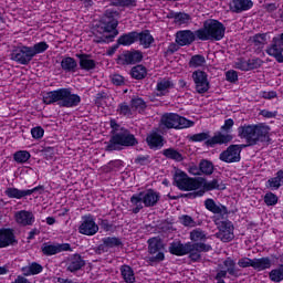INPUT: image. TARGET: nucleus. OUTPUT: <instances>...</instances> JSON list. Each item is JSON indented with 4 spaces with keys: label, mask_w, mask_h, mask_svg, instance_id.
<instances>
[{
    "label": "nucleus",
    "mask_w": 283,
    "mask_h": 283,
    "mask_svg": "<svg viewBox=\"0 0 283 283\" xmlns=\"http://www.w3.org/2000/svg\"><path fill=\"white\" fill-rule=\"evenodd\" d=\"M42 249H70V243H53L44 245Z\"/></svg>",
    "instance_id": "e2e57ef3"
},
{
    "label": "nucleus",
    "mask_w": 283,
    "mask_h": 283,
    "mask_svg": "<svg viewBox=\"0 0 283 283\" xmlns=\"http://www.w3.org/2000/svg\"><path fill=\"white\" fill-rule=\"evenodd\" d=\"M196 36L198 38V35H196V31L195 32L191 30L178 31L176 33V43L181 48L185 45H191V43L196 41Z\"/></svg>",
    "instance_id": "2eb2a0df"
},
{
    "label": "nucleus",
    "mask_w": 283,
    "mask_h": 283,
    "mask_svg": "<svg viewBox=\"0 0 283 283\" xmlns=\"http://www.w3.org/2000/svg\"><path fill=\"white\" fill-rule=\"evenodd\" d=\"M269 277L271 282H283V270L282 268L280 269H274L270 272Z\"/></svg>",
    "instance_id": "09e8293b"
},
{
    "label": "nucleus",
    "mask_w": 283,
    "mask_h": 283,
    "mask_svg": "<svg viewBox=\"0 0 283 283\" xmlns=\"http://www.w3.org/2000/svg\"><path fill=\"white\" fill-rule=\"evenodd\" d=\"M98 229L99 228L94 216L85 214L82 217V221L78 227V233L82 235H96Z\"/></svg>",
    "instance_id": "9d476101"
},
{
    "label": "nucleus",
    "mask_w": 283,
    "mask_h": 283,
    "mask_svg": "<svg viewBox=\"0 0 283 283\" xmlns=\"http://www.w3.org/2000/svg\"><path fill=\"white\" fill-rule=\"evenodd\" d=\"M4 196L8 198H15V200H21V198H25L28 195L25 190H20L18 188H7L4 190Z\"/></svg>",
    "instance_id": "58836bf2"
},
{
    "label": "nucleus",
    "mask_w": 283,
    "mask_h": 283,
    "mask_svg": "<svg viewBox=\"0 0 283 283\" xmlns=\"http://www.w3.org/2000/svg\"><path fill=\"white\" fill-rule=\"evenodd\" d=\"M190 240L192 242H205L207 234L201 229H195L190 232Z\"/></svg>",
    "instance_id": "a18cd8bd"
},
{
    "label": "nucleus",
    "mask_w": 283,
    "mask_h": 283,
    "mask_svg": "<svg viewBox=\"0 0 283 283\" xmlns=\"http://www.w3.org/2000/svg\"><path fill=\"white\" fill-rule=\"evenodd\" d=\"M187 140H189V143H205V145H207V140H211V134L209 132H206L188 135Z\"/></svg>",
    "instance_id": "7c9ffc66"
},
{
    "label": "nucleus",
    "mask_w": 283,
    "mask_h": 283,
    "mask_svg": "<svg viewBox=\"0 0 283 283\" xmlns=\"http://www.w3.org/2000/svg\"><path fill=\"white\" fill-rule=\"evenodd\" d=\"M233 122L232 118H228L224 120V125L221 126L220 132H217L214 136L206 142L207 147H216V145H229L231 140H233V135L231 134L233 129Z\"/></svg>",
    "instance_id": "39448f33"
},
{
    "label": "nucleus",
    "mask_w": 283,
    "mask_h": 283,
    "mask_svg": "<svg viewBox=\"0 0 283 283\" xmlns=\"http://www.w3.org/2000/svg\"><path fill=\"white\" fill-rule=\"evenodd\" d=\"M147 260L150 264L163 262V260H165V253L160 252L158 249L150 250Z\"/></svg>",
    "instance_id": "4c0bfd02"
},
{
    "label": "nucleus",
    "mask_w": 283,
    "mask_h": 283,
    "mask_svg": "<svg viewBox=\"0 0 283 283\" xmlns=\"http://www.w3.org/2000/svg\"><path fill=\"white\" fill-rule=\"evenodd\" d=\"M143 61V52L139 50L127 51L118 57L119 65H136Z\"/></svg>",
    "instance_id": "f8f14e48"
},
{
    "label": "nucleus",
    "mask_w": 283,
    "mask_h": 283,
    "mask_svg": "<svg viewBox=\"0 0 283 283\" xmlns=\"http://www.w3.org/2000/svg\"><path fill=\"white\" fill-rule=\"evenodd\" d=\"M83 266H85V261H83L81 255L75 254L71 259L67 269L71 271V273H74V271H80V269H83Z\"/></svg>",
    "instance_id": "c85d7f7f"
},
{
    "label": "nucleus",
    "mask_w": 283,
    "mask_h": 283,
    "mask_svg": "<svg viewBox=\"0 0 283 283\" xmlns=\"http://www.w3.org/2000/svg\"><path fill=\"white\" fill-rule=\"evenodd\" d=\"M234 67L241 72H249V60L240 59L235 62Z\"/></svg>",
    "instance_id": "6e6d98bb"
},
{
    "label": "nucleus",
    "mask_w": 283,
    "mask_h": 283,
    "mask_svg": "<svg viewBox=\"0 0 283 283\" xmlns=\"http://www.w3.org/2000/svg\"><path fill=\"white\" fill-rule=\"evenodd\" d=\"M130 76L132 78H135L136 81H143L145 76H147V67L143 65H136L130 70Z\"/></svg>",
    "instance_id": "72a5a7b5"
},
{
    "label": "nucleus",
    "mask_w": 283,
    "mask_h": 283,
    "mask_svg": "<svg viewBox=\"0 0 283 283\" xmlns=\"http://www.w3.org/2000/svg\"><path fill=\"white\" fill-rule=\"evenodd\" d=\"M112 83L113 85H117V86L125 85V77H123L119 74H115L112 76Z\"/></svg>",
    "instance_id": "0e129e2a"
},
{
    "label": "nucleus",
    "mask_w": 283,
    "mask_h": 283,
    "mask_svg": "<svg viewBox=\"0 0 283 283\" xmlns=\"http://www.w3.org/2000/svg\"><path fill=\"white\" fill-rule=\"evenodd\" d=\"M146 143L150 149H163L165 147V137L154 132L146 137Z\"/></svg>",
    "instance_id": "6ab92c4d"
},
{
    "label": "nucleus",
    "mask_w": 283,
    "mask_h": 283,
    "mask_svg": "<svg viewBox=\"0 0 283 283\" xmlns=\"http://www.w3.org/2000/svg\"><path fill=\"white\" fill-rule=\"evenodd\" d=\"M175 187L179 188L180 191H196L202 187V182L196 178H190L182 170H177L174 175Z\"/></svg>",
    "instance_id": "6e6552de"
},
{
    "label": "nucleus",
    "mask_w": 283,
    "mask_h": 283,
    "mask_svg": "<svg viewBox=\"0 0 283 283\" xmlns=\"http://www.w3.org/2000/svg\"><path fill=\"white\" fill-rule=\"evenodd\" d=\"M61 67L64 72H76L78 63L71 56L63 57L61 61Z\"/></svg>",
    "instance_id": "cd10ccee"
},
{
    "label": "nucleus",
    "mask_w": 283,
    "mask_h": 283,
    "mask_svg": "<svg viewBox=\"0 0 283 283\" xmlns=\"http://www.w3.org/2000/svg\"><path fill=\"white\" fill-rule=\"evenodd\" d=\"M161 154L165 156V158L168 160H175V163H182L185 160L182 153L178 151L176 148H166L161 151Z\"/></svg>",
    "instance_id": "bb28decb"
},
{
    "label": "nucleus",
    "mask_w": 283,
    "mask_h": 283,
    "mask_svg": "<svg viewBox=\"0 0 283 283\" xmlns=\"http://www.w3.org/2000/svg\"><path fill=\"white\" fill-rule=\"evenodd\" d=\"M120 274L123 276L124 282H126V283L136 282V276L134 274V270L129 265H123L120 268Z\"/></svg>",
    "instance_id": "2f4dec72"
},
{
    "label": "nucleus",
    "mask_w": 283,
    "mask_h": 283,
    "mask_svg": "<svg viewBox=\"0 0 283 283\" xmlns=\"http://www.w3.org/2000/svg\"><path fill=\"white\" fill-rule=\"evenodd\" d=\"M140 193L145 207H156V205H158L160 201V192L154 189H148L146 191H142Z\"/></svg>",
    "instance_id": "dca6fc26"
},
{
    "label": "nucleus",
    "mask_w": 283,
    "mask_h": 283,
    "mask_svg": "<svg viewBox=\"0 0 283 283\" xmlns=\"http://www.w3.org/2000/svg\"><path fill=\"white\" fill-rule=\"evenodd\" d=\"M29 48H31V54H33L34 57L36 56V54H43V52H45L50 48V45L48 44V42L42 41Z\"/></svg>",
    "instance_id": "79ce46f5"
},
{
    "label": "nucleus",
    "mask_w": 283,
    "mask_h": 283,
    "mask_svg": "<svg viewBox=\"0 0 283 283\" xmlns=\"http://www.w3.org/2000/svg\"><path fill=\"white\" fill-rule=\"evenodd\" d=\"M269 33H256L252 38H250V41L256 50L262 51L264 50V45L269 43Z\"/></svg>",
    "instance_id": "b1692460"
},
{
    "label": "nucleus",
    "mask_w": 283,
    "mask_h": 283,
    "mask_svg": "<svg viewBox=\"0 0 283 283\" xmlns=\"http://www.w3.org/2000/svg\"><path fill=\"white\" fill-rule=\"evenodd\" d=\"M133 109L134 108H132L127 102H123L117 106V114H119V116H125L126 118H132V116H134Z\"/></svg>",
    "instance_id": "ea45409f"
},
{
    "label": "nucleus",
    "mask_w": 283,
    "mask_h": 283,
    "mask_svg": "<svg viewBox=\"0 0 283 283\" xmlns=\"http://www.w3.org/2000/svg\"><path fill=\"white\" fill-rule=\"evenodd\" d=\"M227 28L222 22L213 19L206 20L203 27L196 31L199 41H222Z\"/></svg>",
    "instance_id": "7ed1b4c3"
},
{
    "label": "nucleus",
    "mask_w": 283,
    "mask_h": 283,
    "mask_svg": "<svg viewBox=\"0 0 283 283\" xmlns=\"http://www.w3.org/2000/svg\"><path fill=\"white\" fill-rule=\"evenodd\" d=\"M42 101L44 105H59V107H78L81 105V96L65 87L44 93Z\"/></svg>",
    "instance_id": "f03ea898"
},
{
    "label": "nucleus",
    "mask_w": 283,
    "mask_h": 283,
    "mask_svg": "<svg viewBox=\"0 0 283 283\" xmlns=\"http://www.w3.org/2000/svg\"><path fill=\"white\" fill-rule=\"evenodd\" d=\"M160 125L163 129H187L193 127V122L176 113H165L160 118Z\"/></svg>",
    "instance_id": "423d86ee"
},
{
    "label": "nucleus",
    "mask_w": 283,
    "mask_h": 283,
    "mask_svg": "<svg viewBox=\"0 0 283 283\" xmlns=\"http://www.w3.org/2000/svg\"><path fill=\"white\" fill-rule=\"evenodd\" d=\"M130 107L132 109H134L135 112H139L143 113L145 112V109H147V102H145V99H143L142 97H133L130 99Z\"/></svg>",
    "instance_id": "473e14b6"
},
{
    "label": "nucleus",
    "mask_w": 283,
    "mask_h": 283,
    "mask_svg": "<svg viewBox=\"0 0 283 283\" xmlns=\"http://www.w3.org/2000/svg\"><path fill=\"white\" fill-rule=\"evenodd\" d=\"M21 271L22 275H24L25 277H30V275H39V273H43V265L33 262L22 268Z\"/></svg>",
    "instance_id": "a878e982"
},
{
    "label": "nucleus",
    "mask_w": 283,
    "mask_h": 283,
    "mask_svg": "<svg viewBox=\"0 0 283 283\" xmlns=\"http://www.w3.org/2000/svg\"><path fill=\"white\" fill-rule=\"evenodd\" d=\"M42 151L46 160H52V158H54V148L46 147Z\"/></svg>",
    "instance_id": "69168bd1"
},
{
    "label": "nucleus",
    "mask_w": 283,
    "mask_h": 283,
    "mask_svg": "<svg viewBox=\"0 0 283 283\" xmlns=\"http://www.w3.org/2000/svg\"><path fill=\"white\" fill-rule=\"evenodd\" d=\"M270 132L271 127L264 124L239 126L238 136L239 138H243L248 144L230 145L226 150L220 153L219 160H221V163H227L228 165L240 163V160H242L241 154L244 147H253L258 145V143H271Z\"/></svg>",
    "instance_id": "f257e3e1"
},
{
    "label": "nucleus",
    "mask_w": 283,
    "mask_h": 283,
    "mask_svg": "<svg viewBox=\"0 0 283 283\" xmlns=\"http://www.w3.org/2000/svg\"><path fill=\"white\" fill-rule=\"evenodd\" d=\"M138 41V32L133 31L120 35L117 40L118 45L129 46Z\"/></svg>",
    "instance_id": "393cba45"
},
{
    "label": "nucleus",
    "mask_w": 283,
    "mask_h": 283,
    "mask_svg": "<svg viewBox=\"0 0 283 283\" xmlns=\"http://www.w3.org/2000/svg\"><path fill=\"white\" fill-rule=\"evenodd\" d=\"M206 64H207V59H205V56L200 54L192 55L189 61L190 67H202Z\"/></svg>",
    "instance_id": "37998d69"
},
{
    "label": "nucleus",
    "mask_w": 283,
    "mask_h": 283,
    "mask_svg": "<svg viewBox=\"0 0 283 283\" xmlns=\"http://www.w3.org/2000/svg\"><path fill=\"white\" fill-rule=\"evenodd\" d=\"M138 139L129 132V129H122L120 133L113 135L106 145L107 151H120L123 147H136Z\"/></svg>",
    "instance_id": "20e7f679"
},
{
    "label": "nucleus",
    "mask_w": 283,
    "mask_h": 283,
    "mask_svg": "<svg viewBox=\"0 0 283 283\" xmlns=\"http://www.w3.org/2000/svg\"><path fill=\"white\" fill-rule=\"evenodd\" d=\"M205 207L208 211L218 216H227V213H229V210L226 206L222 203L217 205L213 199H206Z\"/></svg>",
    "instance_id": "aec40b11"
},
{
    "label": "nucleus",
    "mask_w": 283,
    "mask_h": 283,
    "mask_svg": "<svg viewBox=\"0 0 283 283\" xmlns=\"http://www.w3.org/2000/svg\"><path fill=\"white\" fill-rule=\"evenodd\" d=\"M224 265L228 269V273H230V275H235V262L232 259H228L224 262Z\"/></svg>",
    "instance_id": "052dcab7"
},
{
    "label": "nucleus",
    "mask_w": 283,
    "mask_h": 283,
    "mask_svg": "<svg viewBox=\"0 0 283 283\" xmlns=\"http://www.w3.org/2000/svg\"><path fill=\"white\" fill-rule=\"evenodd\" d=\"M239 266H242V269H247V266H253V260H251V259H241L239 261Z\"/></svg>",
    "instance_id": "774afa93"
},
{
    "label": "nucleus",
    "mask_w": 283,
    "mask_h": 283,
    "mask_svg": "<svg viewBox=\"0 0 283 283\" xmlns=\"http://www.w3.org/2000/svg\"><path fill=\"white\" fill-rule=\"evenodd\" d=\"M165 245L163 244V239L160 237H154L148 240V249H163Z\"/></svg>",
    "instance_id": "3c124183"
},
{
    "label": "nucleus",
    "mask_w": 283,
    "mask_h": 283,
    "mask_svg": "<svg viewBox=\"0 0 283 283\" xmlns=\"http://www.w3.org/2000/svg\"><path fill=\"white\" fill-rule=\"evenodd\" d=\"M137 41H139V45H143L144 50H148L155 40L149 30H144L139 33L137 32Z\"/></svg>",
    "instance_id": "5701e85b"
},
{
    "label": "nucleus",
    "mask_w": 283,
    "mask_h": 283,
    "mask_svg": "<svg viewBox=\"0 0 283 283\" xmlns=\"http://www.w3.org/2000/svg\"><path fill=\"white\" fill-rule=\"evenodd\" d=\"M262 65H264V61H262V59H260V57L248 60L249 71L250 70H258V69L262 67Z\"/></svg>",
    "instance_id": "603ef678"
},
{
    "label": "nucleus",
    "mask_w": 283,
    "mask_h": 283,
    "mask_svg": "<svg viewBox=\"0 0 283 283\" xmlns=\"http://www.w3.org/2000/svg\"><path fill=\"white\" fill-rule=\"evenodd\" d=\"M200 171L205 176H211L213 174V163L209 161L208 159H203L199 164Z\"/></svg>",
    "instance_id": "a19ab883"
},
{
    "label": "nucleus",
    "mask_w": 283,
    "mask_h": 283,
    "mask_svg": "<svg viewBox=\"0 0 283 283\" xmlns=\"http://www.w3.org/2000/svg\"><path fill=\"white\" fill-rule=\"evenodd\" d=\"M17 239L11 229H0V249L6 247H15Z\"/></svg>",
    "instance_id": "a211bd4d"
},
{
    "label": "nucleus",
    "mask_w": 283,
    "mask_h": 283,
    "mask_svg": "<svg viewBox=\"0 0 283 283\" xmlns=\"http://www.w3.org/2000/svg\"><path fill=\"white\" fill-rule=\"evenodd\" d=\"M45 134V130L41 126H36L31 129V135L35 140L41 139V137Z\"/></svg>",
    "instance_id": "13d9d810"
},
{
    "label": "nucleus",
    "mask_w": 283,
    "mask_h": 283,
    "mask_svg": "<svg viewBox=\"0 0 283 283\" xmlns=\"http://www.w3.org/2000/svg\"><path fill=\"white\" fill-rule=\"evenodd\" d=\"M118 11L114 9H108L105 11L104 17L102 19L104 32H113V34L106 35L105 40H98L97 43H105L106 41H114L116 36H118Z\"/></svg>",
    "instance_id": "0eeeda50"
},
{
    "label": "nucleus",
    "mask_w": 283,
    "mask_h": 283,
    "mask_svg": "<svg viewBox=\"0 0 283 283\" xmlns=\"http://www.w3.org/2000/svg\"><path fill=\"white\" fill-rule=\"evenodd\" d=\"M13 160H15V163H19L20 165H23L24 163H28V160H30V153L28 150H19L14 153Z\"/></svg>",
    "instance_id": "c03bdc74"
},
{
    "label": "nucleus",
    "mask_w": 283,
    "mask_h": 283,
    "mask_svg": "<svg viewBox=\"0 0 283 283\" xmlns=\"http://www.w3.org/2000/svg\"><path fill=\"white\" fill-rule=\"evenodd\" d=\"M76 57L80 60L81 70H85V72L96 70V61L92 59V55L83 53L76 54Z\"/></svg>",
    "instance_id": "412c9836"
},
{
    "label": "nucleus",
    "mask_w": 283,
    "mask_h": 283,
    "mask_svg": "<svg viewBox=\"0 0 283 283\" xmlns=\"http://www.w3.org/2000/svg\"><path fill=\"white\" fill-rule=\"evenodd\" d=\"M34 59L32 54V48L30 46H18L11 52V61H15L20 65H29V63Z\"/></svg>",
    "instance_id": "1a4fd4ad"
},
{
    "label": "nucleus",
    "mask_w": 283,
    "mask_h": 283,
    "mask_svg": "<svg viewBox=\"0 0 283 283\" xmlns=\"http://www.w3.org/2000/svg\"><path fill=\"white\" fill-rule=\"evenodd\" d=\"M252 268L256 271H265V269H271V260L268 258L254 259Z\"/></svg>",
    "instance_id": "e433bc0d"
},
{
    "label": "nucleus",
    "mask_w": 283,
    "mask_h": 283,
    "mask_svg": "<svg viewBox=\"0 0 283 283\" xmlns=\"http://www.w3.org/2000/svg\"><path fill=\"white\" fill-rule=\"evenodd\" d=\"M102 242L107 249H120L123 247V241L117 237H106L102 239Z\"/></svg>",
    "instance_id": "c756f323"
},
{
    "label": "nucleus",
    "mask_w": 283,
    "mask_h": 283,
    "mask_svg": "<svg viewBox=\"0 0 283 283\" xmlns=\"http://www.w3.org/2000/svg\"><path fill=\"white\" fill-rule=\"evenodd\" d=\"M130 205H133V213H140L143 209V195L142 192L135 193L130 197Z\"/></svg>",
    "instance_id": "f704fd0d"
},
{
    "label": "nucleus",
    "mask_w": 283,
    "mask_h": 283,
    "mask_svg": "<svg viewBox=\"0 0 283 283\" xmlns=\"http://www.w3.org/2000/svg\"><path fill=\"white\" fill-rule=\"evenodd\" d=\"M203 189L206 191H213V189H220V180L212 179L211 181H205Z\"/></svg>",
    "instance_id": "864d4df0"
},
{
    "label": "nucleus",
    "mask_w": 283,
    "mask_h": 283,
    "mask_svg": "<svg viewBox=\"0 0 283 283\" xmlns=\"http://www.w3.org/2000/svg\"><path fill=\"white\" fill-rule=\"evenodd\" d=\"M253 8V0H231L229 3V10L233 14H242V12H249Z\"/></svg>",
    "instance_id": "4468645a"
},
{
    "label": "nucleus",
    "mask_w": 283,
    "mask_h": 283,
    "mask_svg": "<svg viewBox=\"0 0 283 283\" xmlns=\"http://www.w3.org/2000/svg\"><path fill=\"white\" fill-rule=\"evenodd\" d=\"M209 75L205 71L198 70L192 73V81L197 94H207L211 87L209 84Z\"/></svg>",
    "instance_id": "9b49d317"
},
{
    "label": "nucleus",
    "mask_w": 283,
    "mask_h": 283,
    "mask_svg": "<svg viewBox=\"0 0 283 283\" xmlns=\"http://www.w3.org/2000/svg\"><path fill=\"white\" fill-rule=\"evenodd\" d=\"M179 222L184 227H188L190 229H193V227H198V222H196V220L193 218H191V216H189V214L180 216L179 217Z\"/></svg>",
    "instance_id": "de8ad7c7"
},
{
    "label": "nucleus",
    "mask_w": 283,
    "mask_h": 283,
    "mask_svg": "<svg viewBox=\"0 0 283 283\" xmlns=\"http://www.w3.org/2000/svg\"><path fill=\"white\" fill-rule=\"evenodd\" d=\"M264 202L268 207H275L277 205V197L273 192H268L264 196Z\"/></svg>",
    "instance_id": "5fc2aeb1"
},
{
    "label": "nucleus",
    "mask_w": 283,
    "mask_h": 283,
    "mask_svg": "<svg viewBox=\"0 0 283 283\" xmlns=\"http://www.w3.org/2000/svg\"><path fill=\"white\" fill-rule=\"evenodd\" d=\"M112 2L119 8H136V0H112Z\"/></svg>",
    "instance_id": "8fccbe9b"
},
{
    "label": "nucleus",
    "mask_w": 283,
    "mask_h": 283,
    "mask_svg": "<svg viewBox=\"0 0 283 283\" xmlns=\"http://www.w3.org/2000/svg\"><path fill=\"white\" fill-rule=\"evenodd\" d=\"M217 238L221 240V242H231L233 240V223L230 221H221L219 223V232L217 233Z\"/></svg>",
    "instance_id": "ddd939ff"
},
{
    "label": "nucleus",
    "mask_w": 283,
    "mask_h": 283,
    "mask_svg": "<svg viewBox=\"0 0 283 283\" xmlns=\"http://www.w3.org/2000/svg\"><path fill=\"white\" fill-rule=\"evenodd\" d=\"M111 129H112V134L114 136L115 134H120V132H123V129H127V128L122 127L118 123H116V119H111Z\"/></svg>",
    "instance_id": "bf43d9fd"
},
{
    "label": "nucleus",
    "mask_w": 283,
    "mask_h": 283,
    "mask_svg": "<svg viewBox=\"0 0 283 283\" xmlns=\"http://www.w3.org/2000/svg\"><path fill=\"white\" fill-rule=\"evenodd\" d=\"M283 182V170H279L274 178L268 180V187L272 190H277L279 187H282Z\"/></svg>",
    "instance_id": "c9c22d12"
},
{
    "label": "nucleus",
    "mask_w": 283,
    "mask_h": 283,
    "mask_svg": "<svg viewBox=\"0 0 283 283\" xmlns=\"http://www.w3.org/2000/svg\"><path fill=\"white\" fill-rule=\"evenodd\" d=\"M98 224L103 231H114V224H112L107 219H99Z\"/></svg>",
    "instance_id": "4d7b16f0"
},
{
    "label": "nucleus",
    "mask_w": 283,
    "mask_h": 283,
    "mask_svg": "<svg viewBox=\"0 0 283 283\" xmlns=\"http://www.w3.org/2000/svg\"><path fill=\"white\" fill-rule=\"evenodd\" d=\"M226 78L229 81V83H235L238 81V72L237 71H228L226 73Z\"/></svg>",
    "instance_id": "680f3d73"
},
{
    "label": "nucleus",
    "mask_w": 283,
    "mask_h": 283,
    "mask_svg": "<svg viewBox=\"0 0 283 283\" xmlns=\"http://www.w3.org/2000/svg\"><path fill=\"white\" fill-rule=\"evenodd\" d=\"M174 87V82L169 78H160L157 82V96H167L169 90Z\"/></svg>",
    "instance_id": "4be33fe9"
},
{
    "label": "nucleus",
    "mask_w": 283,
    "mask_h": 283,
    "mask_svg": "<svg viewBox=\"0 0 283 283\" xmlns=\"http://www.w3.org/2000/svg\"><path fill=\"white\" fill-rule=\"evenodd\" d=\"M15 222L18 224H21V227H32L34 224V213L27 211V210H20L14 213Z\"/></svg>",
    "instance_id": "f3484780"
},
{
    "label": "nucleus",
    "mask_w": 283,
    "mask_h": 283,
    "mask_svg": "<svg viewBox=\"0 0 283 283\" xmlns=\"http://www.w3.org/2000/svg\"><path fill=\"white\" fill-rule=\"evenodd\" d=\"M189 249H170L169 252L172 255H186V253H190Z\"/></svg>",
    "instance_id": "338daca9"
},
{
    "label": "nucleus",
    "mask_w": 283,
    "mask_h": 283,
    "mask_svg": "<svg viewBox=\"0 0 283 283\" xmlns=\"http://www.w3.org/2000/svg\"><path fill=\"white\" fill-rule=\"evenodd\" d=\"M175 23L176 25H188V23H191V15L185 12H177Z\"/></svg>",
    "instance_id": "49530a36"
}]
</instances>
